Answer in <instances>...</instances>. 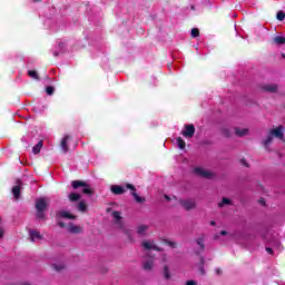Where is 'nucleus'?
I'll list each match as a JSON object with an SVG mask.
<instances>
[{
    "mask_svg": "<svg viewBox=\"0 0 285 285\" xmlns=\"http://www.w3.org/2000/svg\"><path fill=\"white\" fill-rule=\"evenodd\" d=\"M71 186L75 190H77V188H82L83 195H92L94 193L92 188H90V185L83 180H72Z\"/></svg>",
    "mask_w": 285,
    "mask_h": 285,
    "instance_id": "f257e3e1",
    "label": "nucleus"
},
{
    "mask_svg": "<svg viewBox=\"0 0 285 285\" xmlns=\"http://www.w3.org/2000/svg\"><path fill=\"white\" fill-rule=\"evenodd\" d=\"M185 130L181 131L183 137H186L187 139H193L195 137V125L187 124L184 126Z\"/></svg>",
    "mask_w": 285,
    "mask_h": 285,
    "instance_id": "f03ea898",
    "label": "nucleus"
},
{
    "mask_svg": "<svg viewBox=\"0 0 285 285\" xmlns=\"http://www.w3.org/2000/svg\"><path fill=\"white\" fill-rule=\"evenodd\" d=\"M180 206H183L185 210H193L197 208V203L195 202V199H185L180 200Z\"/></svg>",
    "mask_w": 285,
    "mask_h": 285,
    "instance_id": "7ed1b4c3",
    "label": "nucleus"
},
{
    "mask_svg": "<svg viewBox=\"0 0 285 285\" xmlns=\"http://www.w3.org/2000/svg\"><path fill=\"white\" fill-rule=\"evenodd\" d=\"M273 137H276L277 139H284V126L279 125L275 129L269 130Z\"/></svg>",
    "mask_w": 285,
    "mask_h": 285,
    "instance_id": "20e7f679",
    "label": "nucleus"
},
{
    "mask_svg": "<svg viewBox=\"0 0 285 285\" xmlns=\"http://www.w3.org/2000/svg\"><path fill=\"white\" fill-rule=\"evenodd\" d=\"M48 208V203H46L45 198H39L36 200V210L37 212H46Z\"/></svg>",
    "mask_w": 285,
    "mask_h": 285,
    "instance_id": "39448f33",
    "label": "nucleus"
},
{
    "mask_svg": "<svg viewBox=\"0 0 285 285\" xmlns=\"http://www.w3.org/2000/svg\"><path fill=\"white\" fill-rule=\"evenodd\" d=\"M142 247L146 250H157L158 253H161V250H164L163 248L158 247L157 245L150 243V240H144L142 242Z\"/></svg>",
    "mask_w": 285,
    "mask_h": 285,
    "instance_id": "423d86ee",
    "label": "nucleus"
},
{
    "mask_svg": "<svg viewBox=\"0 0 285 285\" xmlns=\"http://www.w3.org/2000/svg\"><path fill=\"white\" fill-rule=\"evenodd\" d=\"M68 233H71L72 235H79V233H83V229L81 228V226L70 223L68 225Z\"/></svg>",
    "mask_w": 285,
    "mask_h": 285,
    "instance_id": "0eeeda50",
    "label": "nucleus"
},
{
    "mask_svg": "<svg viewBox=\"0 0 285 285\" xmlns=\"http://www.w3.org/2000/svg\"><path fill=\"white\" fill-rule=\"evenodd\" d=\"M16 186L12 187V195L14 199H19L21 197V180H17Z\"/></svg>",
    "mask_w": 285,
    "mask_h": 285,
    "instance_id": "6e6552de",
    "label": "nucleus"
},
{
    "mask_svg": "<svg viewBox=\"0 0 285 285\" xmlns=\"http://www.w3.org/2000/svg\"><path fill=\"white\" fill-rule=\"evenodd\" d=\"M56 217H60L62 219H77L76 215L70 214L69 212L62 210V212H58L56 214Z\"/></svg>",
    "mask_w": 285,
    "mask_h": 285,
    "instance_id": "1a4fd4ad",
    "label": "nucleus"
},
{
    "mask_svg": "<svg viewBox=\"0 0 285 285\" xmlns=\"http://www.w3.org/2000/svg\"><path fill=\"white\" fill-rule=\"evenodd\" d=\"M110 190H111L112 195H124V193H126V188H124L122 186H119V185H112L110 187Z\"/></svg>",
    "mask_w": 285,
    "mask_h": 285,
    "instance_id": "9d476101",
    "label": "nucleus"
},
{
    "mask_svg": "<svg viewBox=\"0 0 285 285\" xmlns=\"http://www.w3.org/2000/svg\"><path fill=\"white\" fill-rule=\"evenodd\" d=\"M70 136L66 135L61 142H60V148L62 150V153H68L69 148H68V141H70Z\"/></svg>",
    "mask_w": 285,
    "mask_h": 285,
    "instance_id": "9b49d317",
    "label": "nucleus"
},
{
    "mask_svg": "<svg viewBox=\"0 0 285 285\" xmlns=\"http://www.w3.org/2000/svg\"><path fill=\"white\" fill-rule=\"evenodd\" d=\"M279 86L277 85H265L262 87V90H264V92H277Z\"/></svg>",
    "mask_w": 285,
    "mask_h": 285,
    "instance_id": "f8f14e48",
    "label": "nucleus"
},
{
    "mask_svg": "<svg viewBox=\"0 0 285 285\" xmlns=\"http://www.w3.org/2000/svg\"><path fill=\"white\" fill-rule=\"evenodd\" d=\"M196 175H198L199 177H205L206 179H208L210 177V173L206 171V169L199 168L197 167L195 169Z\"/></svg>",
    "mask_w": 285,
    "mask_h": 285,
    "instance_id": "ddd939ff",
    "label": "nucleus"
},
{
    "mask_svg": "<svg viewBox=\"0 0 285 285\" xmlns=\"http://www.w3.org/2000/svg\"><path fill=\"white\" fill-rule=\"evenodd\" d=\"M153 266H155V262L153 259L150 261H145L142 263V268L144 271H153Z\"/></svg>",
    "mask_w": 285,
    "mask_h": 285,
    "instance_id": "4468645a",
    "label": "nucleus"
},
{
    "mask_svg": "<svg viewBox=\"0 0 285 285\" xmlns=\"http://www.w3.org/2000/svg\"><path fill=\"white\" fill-rule=\"evenodd\" d=\"M41 148H43V140L38 141V144L32 148L33 155H39V153H41Z\"/></svg>",
    "mask_w": 285,
    "mask_h": 285,
    "instance_id": "2eb2a0df",
    "label": "nucleus"
},
{
    "mask_svg": "<svg viewBox=\"0 0 285 285\" xmlns=\"http://www.w3.org/2000/svg\"><path fill=\"white\" fill-rule=\"evenodd\" d=\"M51 268H53V271H56V273H61V271H66V265L63 263L52 264Z\"/></svg>",
    "mask_w": 285,
    "mask_h": 285,
    "instance_id": "dca6fc26",
    "label": "nucleus"
},
{
    "mask_svg": "<svg viewBox=\"0 0 285 285\" xmlns=\"http://www.w3.org/2000/svg\"><path fill=\"white\" fill-rule=\"evenodd\" d=\"M81 199V195L77 193L69 194V202L75 204V202H79Z\"/></svg>",
    "mask_w": 285,
    "mask_h": 285,
    "instance_id": "f3484780",
    "label": "nucleus"
},
{
    "mask_svg": "<svg viewBox=\"0 0 285 285\" xmlns=\"http://www.w3.org/2000/svg\"><path fill=\"white\" fill-rule=\"evenodd\" d=\"M35 239H42L41 233L37 230H31L30 232V242H35Z\"/></svg>",
    "mask_w": 285,
    "mask_h": 285,
    "instance_id": "a211bd4d",
    "label": "nucleus"
},
{
    "mask_svg": "<svg viewBox=\"0 0 285 285\" xmlns=\"http://www.w3.org/2000/svg\"><path fill=\"white\" fill-rule=\"evenodd\" d=\"M163 275H164V279L166 281L170 279V267L168 265L164 266Z\"/></svg>",
    "mask_w": 285,
    "mask_h": 285,
    "instance_id": "6ab92c4d",
    "label": "nucleus"
},
{
    "mask_svg": "<svg viewBox=\"0 0 285 285\" xmlns=\"http://www.w3.org/2000/svg\"><path fill=\"white\" fill-rule=\"evenodd\" d=\"M274 43H276L277 46H284L285 45V37L282 36H276L273 39Z\"/></svg>",
    "mask_w": 285,
    "mask_h": 285,
    "instance_id": "aec40b11",
    "label": "nucleus"
},
{
    "mask_svg": "<svg viewBox=\"0 0 285 285\" xmlns=\"http://www.w3.org/2000/svg\"><path fill=\"white\" fill-rule=\"evenodd\" d=\"M205 264H206V259L204 258V256H200V266H199L200 275H206V269L204 268Z\"/></svg>",
    "mask_w": 285,
    "mask_h": 285,
    "instance_id": "412c9836",
    "label": "nucleus"
},
{
    "mask_svg": "<svg viewBox=\"0 0 285 285\" xmlns=\"http://www.w3.org/2000/svg\"><path fill=\"white\" fill-rule=\"evenodd\" d=\"M235 132L237 137H246V135H248V129L235 128Z\"/></svg>",
    "mask_w": 285,
    "mask_h": 285,
    "instance_id": "4be33fe9",
    "label": "nucleus"
},
{
    "mask_svg": "<svg viewBox=\"0 0 285 285\" xmlns=\"http://www.w3.org/2000/svg\"><path fill=\"white\" fill-rule=\"evenodd\" d=\"M273 134L269 131L266 139L263 141L264 146H271L273 144Z\"/></svg>",
    "mask_w": 285,
    "mask_h": 285,
    "instance_id": "5701e85b",
    "label": "nucleus"
},
{
    "mask_svg": "<svg viewBox=\"0 0 285 285\" xmlns=\"http://www.w3.org/2000/svg\"><path fill=\"white\" fill-rule=\"evenodd\" d=\"M176 141H177L178 148H180V150H184V148H186V140H184V138L178 137L176 139Z\"/></svg>",
    "mask_w": 285,
    "mask_h": 285,
    "instance_id": "b1692460",
    "label": "nucleus"
},
{
    "mask_svg": "<svg viewBox=\"0 0 285 285\" xmlns=\"http://www.w3.org/2000/svg\"><path fill=\"white\" fill-rule=\"evenodd\" d=\"M112 217L116 224H121V212H112Z\"/></svg>",
    "mask_w": 285,
    "mask_h": 285,
    "instance_id": "393cba45",
    "label": "nucleus"
},
{
    "mask_svg": "<svg viewBox=\"0 0 285 285\" xmlns=\"http://www.w3.org/2000/svg\"><path fill=\"white\" fill-rule=\"evenodd\" d=\"M28 75L31 77V79H36V81H39L41 79L37 70H29Z\"/></svg>",
    "mask_w": 285,
    "mask_h": 285,
    "instance_id": "a878e982",
    "label": "nucleus"
},
{
    "mask_svg": "<svg viewBox=\"0 0 285 285\" xmlns=\"http://www.w3.org/2000/svg\"><path fill=\"white\" fill-rule=\"evenodd\" d=\"M135 202H137L138 204H144V202H146L145 197H140L139 195H137V193H131Z\"/></svg>",
    "mask_w": 285,
    "mask_h": 285,
    "instance_id": "bb28decb",
    "label": "nucleus"
},
{
    "mask_svg": "<svg viewBox=\"0 0 285 285\" xmlns=\"http://www.w3.org/2000/svg\"><path fill=\"white\" fill-rule=\"evenodd\" d=\"M147 229H148V225H139L137 227V233L138 235H144L147 232Z\"/></svg>",
    "mask_w": 285,
    "mask_h": 285,
    "instance_id": "cd10ccee",
    "label": "nucleus"
},
{
    "mask_svg": "<svg viewBox=\"0 0 285 285\" xmlns=\"http://www.w3.org/2000/svg\"><path fill=\"white\" fill-rule=\"evenodd\" d=\"M196 244L200 247V250H206V245H204V237H199L196 239Z\"/></svg>",
    "mask_w": 285,
    "mask_h": 285,
    "instance_id": "c85d7f7f",
    "label": "nucleus"
},
{
    "mask_svg": "<svg viewBox=\"0 0 285 285\" xmlns=\"http://www.w3.org/2000/svg\"><path fill=\"white\" fill-rule=\"evenodd\" d=\"M230 205V199L229 198H223L220 203H218V208H224V206Z\"/></svg>",
    "mask_w": 285,
    "mask_h": 285,
    "instance_id": "c756f323",
    "label": "nucleus"
},
{
    "mask_svg": "<svg viewBox=\"0 0 285 285\" xmlns=\"http://www.w3.org/2000/svg\"><path fill=\"white\" fill-rule=\"evenodd\" d=\"M78 210H80L81 213H86V210H88V205H86L83 202H80L78 204Z\"/></svg>",
    "mask_w": 285,
    "mask_h": 285,
    "instance_id": "7c9ffc66",
    "label": "nucleus"
},
{
    "mask_svg": "<svg viewBox=\"0 0 285 285\" xmlns=\"http://www.w3.org/2000/svg\"><path fill=\"white\" fill-rule=\"evenodd\" d=\"M276 19H277L278 21H284V19H285V13H284V11H278L277 14H276Z\"/></svg>",
    "mask_w": 285,
    "mask_h": 285,
    "instance_id": "2f4dec72",
    "label": "nucleus"
},
{
    "mask_svg": "<svg viewBox=\"0 0 285 285\" xmlns=\"http://www.w3.org/2000/svg\"><path fill=\"white\" fill-rule=\"evenodd\" d=\"M191 37L195 39L199 37V29L198 28H193L191 29Z\"/></svg>",
    "mask_w": 285,
    "mask_h": 285,
    "instance_id": "473e14b6",
    "label": "nucleus"
},
{
    "mask_svg": "<svg viewBox=\"0 0 285 285\" xmlns=\"http://www.w3.org/2000/svg\"><path fill=\"white\" fill-rule=\"evenodd\" d=\"M46 92H47V95H55V87H52V86H48L47 88H46Z\"/></svg>",
    "mask_w": 285,
    "mask_h": 285,
    "instance_id": "72a5a7b5",
    "label": "nucleus"
},
{
    "mask_svg": "<svg viewBox=\"0 0 285 285\" xmlns=\"http://www.w3.org/2000/svg\"><path fill=\"white\" fill-rule=\"evenodd\" d=\"M165 244L167 246H170V248H177V243H175L173 240H165Z\"/></svg>",
    "mask_w": 285,
    "mask_h": 285,
    "instance_id": "f704fd0d",
    "label": "nucleus"
},
{
    "mask_svg": "<svg viewBox=\"0 0 285 285\" xmlns=\"http://www.w3.org/2000/svg\"><path fill=\"white\" fill-rule=\"evenodd\" d=\"M126 188H127L128 190H131L132 193H137V188H136L135 185H132V184H127V185H126Z\"/></svg>",
    "mask_w": 285,
    "mask_h": 285,
    "instance_id": "c9c22d12",
    "label": "nucleus"
},
{
    "mask_svg": "<svg viewBox=\"0 0 285 285\" xmlns=\"http://www.w3.org/2000/svg\"><path fill=\"white\" fill-rule=\"evenodd\" d=\"M38 219H46V213L45 212H37L36 213Z\"/></svg>",
    "mask_w": 285,
    "mask_h": 285,
    "instance_id": "e433bc0d",
    "label": "nucleus"
},
{
    "mask_svg": "<svg viewBox=\"0 0 285 285\" xmlns=\"http://www.w3.org/2000/svg\"><path fill=\"white\" fill-rule=\"evenodd\" d=\"M265 250H266V253H268V255L275 254V252H273V248H271V247H266Z\"/></svg>",
    "mask_w": 285,
    "mask_h": 285,
    "instance_id": "4c0bfd02",
    "label": "nucleus"
},
{
    "mask_svg": "<svg viewBox=\"0 0 285 285\" xmlns=\"http://www.w3.org/2000/svg\"><path fill=\"white\" fill-rule=\"evenodd\" d=\"M223 132H224L225 137H230V132L228 131V129H224Z\"/></svg>",
    "mask_w": 285,
    "mask_h": 285,
    "instance_id": "58836bf2",
    "label": "nucleus"
},
{
    "mask_svg": "<svg viewBox=\"0 0 285 285\" xmlns=\"http://www.w3.org/2000/svg\"><path fill=\"white\" fill-rule=\"evenodd\" d=\"M186 285H197V282H195V281H187Z\"/></svg>",
    "mask_w": 285,
    "mask_h": 285,
    "instance_id": "ea45409f",
    "label": "nucleus"
},
{
    "mask_svg": "<svg viewBox=\"0 0 285 285\" xmlns=\"http://www.w3.org/2000/svg\"><path fill=\"white\" fill-rule=\"evenodd\" d=\"M240 164H243V166H246L248 168V163H246V159H240Z\"/></svg>",
    "mask_w": 285,
    "mask_h": 285,
    "instance_id": "a19ab883",
    "label": "nucleus"
},
{
    "mask_svg": "<svg viewBox=\"0 0 285 285\" xmlns=\"http://www.w3.org/2000/svg\"><path fill=\"white\" fill-rule=\"evenodd\" d=\"M58 226H59L60 228H66V223L59 222V223H58Z\"/></svg>",
    "mask_w": 285,
    "mask_h": 285,
    "instance_id": "79ce46f5",
    "label": "nucleus"
},
{
    "mask_svg": "<svg viewBox=\"0 0 285 285\" xmlns=\"http://www.w3.org/2000/svg\"><path fill=\"white\" fill-rule=\"evenodd\" d=\"M4 234L6 232L3 230V227H0V239L3 237Z\"/></svg>",
    "mask_w": 285,
    "mask_h": 285,
    "instance_id": "37998d69",
    "label": "nucleus"
},
{
    "mask_svg": "<svg viewBox=\"0 0 285 285\" xmlns=\"http://www.w3.org/2000/svg\"><path fill=\"white\" fill-rule=\"evenodd\" d=\"M258 202L259 204H263V206H266V202L264 200V198H261Z\"/></svg>",
    "mask_w": 285,
    "mask_h": 285,
    "instance_id": "c03bdc74",
    "label": "nucleus"
},
{
    "mask_svg": "<svg viewBox=\"0 0 285 285\" xmlns=\"http://www.w3.org/2000/svg\"><path fill=\"white\" fill-rule=\"evenodd\" d=\"M216 275H222V268L216 269Z\"/></svg>",
    "mask_w": 285,
    "mask_h": 285,
    "instance_id": "a18cd8bd",
    "label": "nucleus"
},
{
    "mask_svg": "<svg viewBox=\"0 0 285 285\" xmlns=\"http://www.w3.org/2000/svg\"><path fill=\"white\" fill-rule=\"evenodd\" d=\"M220 235H223V236L228 235V232L222 230V232H220Z\"/></svg>",
    "mask_w": 285,
    "mask_h": 285,
    "instance_id": "49530a36",
    "label": "nucleus"
},
{
    "mask_svg": "<svg viewBox=\"0 0 285 285\" xmlns=\"http://www.w3.org/2000/svg\"><path fill=\"white\" fill-rule=\"evenodd\" d=\"M210 226H217V223H215V220H212Z\"/></svg>",
    "mask_w": 285,
    "mask_h": 285,
    "instance_id": "de8ad7c7",
    "label": "nucleus"
},
{
    "mask_svg": "<svg viewBox=\"0 0 285 285\" xmlns=\"http://www.w3.org/2000/svg\"><path fill=\"white\" fill-rule=\"evenodd\" d=\"M165 199H167V202H170V197L168 195L165 196Z\"/></svg>",
    "mask_w": 285,
    "mask_h": 285,
    "instance_id": "09e8293b",
    "label": "nucleus"
},
{
    "mask_svg": "<svg viewBox=\"0 0 285 285\" xmlns=\"http://www.w3.org/2000/svg\"><path fill=\"white\" fill-rule=\"evenodd\" d=\"M33 3H41V0H33Z\"/></svg>",
    "mask_w": 285,
    "mask_h": 285,
    "instance_id": "8fccbe9b",
    "label": "nucleus"
},
{
    "mask_svg": "<svg viewBox=\"0 0 285 285\" xmlns=\"http://www.w3.org/2000/svg\"><path fill=\"white\" fill-rule=\"evenodd\" d=\"M53 55H55V57H59V52H55Z\"/></svg>",
    "mask_w": 285,
    "mask_h": 285,
    "instance_id": "3c124183",
    "label": "nucleus"
},
{
    "mask_svg": "<svg viewBox=\"0 0 285 285\" xmlns=\"http://www.w3.org/2000/svg\"><path fill=\"white\" fill-rule=\"evenodd\" d=\"M282 57L285 59V55L284 53H282Z\"/></svg>",
    "mask_w": 285,
    "mask_h": 285,
    "instance_id": "603ef678",
    "label": "nucleus"
}]
</instances>
